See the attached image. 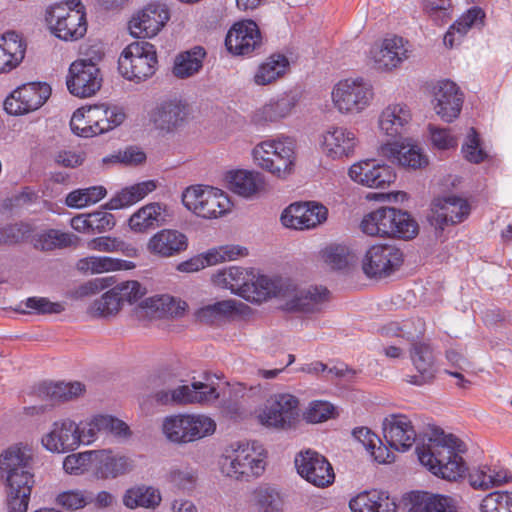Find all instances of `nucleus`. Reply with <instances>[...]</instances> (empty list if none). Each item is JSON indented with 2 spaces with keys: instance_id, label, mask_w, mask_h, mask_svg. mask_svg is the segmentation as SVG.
<instances>
[{
  "instance_id": "nucleus-1",
  "label": "nucleus",
  "mask_w": 512,
  "mask_h": 512,
  "mask_svg": "<svg viewBox=\"0 0 512 512\" xmlns=\"http://www.w3.org/2000/svg\"><path fill=\"white\" fill-rule=\"evenodd\" d=\"M31 454L22 445H12L0 454V480L6 486L9 512H26L32 486Z\"/></svg>"
},
{
  "instance_id": "nucleus-2",
  "label": "nucleus",
  "mask_w": 512,
  "mask_h": 512,
  "mask_svg": "<svg viewBox=\"0 0 512 512\" xmlns=\"http://www.w3.org/2000/svg\"><path fill=\"white\" fill-rule=\"evenodd\" d=\"M465 450L462 441L440 429H434L428 442L416 449L421 464L434 475L448 481H456L466 472V465L460 456Z\"/></svg>"
},
{
  "instance_id": "nucleus-3",
  "label": "nucleus",
  "mask_w": 512,
  "mask_h": 512,
  "mask_svg": "<svg viewBox=\"0 0 512 512\" xmlns=\"http://www.w3.org/2000/svg\"><path fill=\"white\" fill-rule=\"evenodd\" d=\"M252 156L257 166L285 179L293 171L295 142L290 137L266 140L253 148Z\"/></svg>"
},
{
  "instance_id": "nucleus-4",
  "label": "nucleus",
  "mask_w": 512,
  "mask_h": 512,
  "mask_svg": "<svg viewBox=\"0 0 512 512\" xmlns=\"http://www.w3.org/2000/svg\"><path fill=\"white\" fill-rule=\"evenodd\" d=\"M222 472L231 478L249 479L258 477L265 470V461L260 452L256 451L255 443L234 442L226 449L221 460Z\"/></svg>"
},
{
  "instance_id": "nucleus-5",
  "label": "nucleus",
  "mask_w": 512,
  "mask_h": 512,
  "mask_svg": "<svg viewBox=\"0 0 512 512\" xmlns=\"http://www.w3.org/2000/svg\"><path fill=\"white\" fill-rule=\"evenodd\" d=\"M216 423L202 414H176L167 416L162 423L165 437L176 444L197 441L215 432Z\"/></svg>"
},
{
  "instance_id": "nucleus-6",
  "label": "nucleus",
  "mask_w": 512,
  "mask_h": 512,
  "mask_svg": "<svg viewBox=\"0 0 512 512\" xmlns=\"http://www.w3.org/2000/svg\"><path fill=\"white\" fill-rule=\"evenodd\" d=\"M157 63L155 46L144 40L135 41L122 51L118 70L124 78L139 82L155 73Z\"/></svg>"
},
{
  "instance_id": "nucleus-7",
  "label": "nucleus",
  "mask_w": 512,
  "mask_h": 512,
  "mask_svg": "<svg viewBox=\"0 0 512 512\" xmlns=\"http://www.w3.org/2000/svg\"><path fill=\"white\" fill-rule=\"evenodd\" d=\"M52 32L64 41H76L87 32L85 7L80 0H67L50 14Z\"/></svg>"
},
{
  "instance_id": "nucleus-8",
  "label": "nucleus",
  "mask_w": 512,
  "mask_h": 512,
  "mask_svg": "<svg viewBox=\"0 0 512 512\" xmlns=\"http://www.w3.org/2000/svg\"><path fill=\"white\" fill-rule=\"evenodd\" d=\"M184 206L203 218H217L228 212L231 202L220 189L210 186L188 187L182 194Z\"/></svg>"
},
{
  "instance_id": "nucleus-9",
  "label": "nucleus",
  "mask_w": 512,
  "mask_h": 512,
  "mask_svg": "<svg viewBox=\"0 0 512 512\" xmlns=\"http://www.w3.org/2000/svg\"><path fill=\"white\" fill-rule=\"evenodd\" d=\"M378 153L397 165L409 169H424L429 164V158L423 148L413 139L395 136L383 142Z\"/></svg>"
},
{
  "instance_id": "nucleus-10",
  "label": "nucleus",
  "mask_w": 512,
  "mask_h": 512,
  "mask_svg": "<svg viewBox=\"0 0 512 512\" xmlns=\"http://www.w3.org/2000/svg\"><path fill=\"white\" fill-rule=\"evenodd\" d=\"M403 260V252L395 245L376 244L366 250L361 265L368 278L383 279L396 272Z\"/></svg>"
},
{
  "instance_id": "nucleus-11",
  "label": "nucleus",
  "mask_w": 512,
  "mask_h": 512,
  "mask_svg": "<svg viewBox=\"0 0 512 512\" xmlns=\"http://www.w3.org/2000/svg\"><path fill=\"white\" fill-rule=\"evenodd\" d=\"M298 405V399L291 394H275L267 399L258 420L269 428H289L298 417Z\"/></svg>"
},
{
  "instance_id": "nucleus-12",
  "label": "nucleus",
  "mask_w": 512,
  "mask_h": 512,
  "mask_svg": "<svg viewBox=\"0 0 512 512\" xmlns=\"http://www.w3.org/2000/svg\"><path fill=\"white\" fill-rule=\"evenodd\" d=\"M372 97V87L360 78L340 81L332 92L333 102L342 113L362 111Z\"/></svg>"
},
{
  "instance_id": "nucleus-13",
  "label": "nucleus",
  "mask_w": 512,
  "mask_h": 512,
  "mask_svg": "<svg viewBox=\"0 0 512 512\" xmlns=\"http://www.w3.org/2000/svg\"><path fill=\"white\" fill-rule=\"evenodd\" d=\"M51 95L47 83H27L14 90L4 101V109L10 115H23L39 109Z\"/></svg>"
},
{
  "instance_id": "nucleus-14",
  "label": "nucleus",
  "mask_w": 512,
  "mask_h": 512,
  "mask_svg": "<svg viewBox=\"0 0 512 512\" xmlns=\"http://www.w3.org/2000/svg\"><path fill=\"white\" fill-rule=\"evenodd\" d=\"M470 214L468 202L457 196H448L436 199L428 215V221L435 229L436 236H440L445 227L462 222Z\"/></svg>"
},
{
  "instance_id": "nucleus-15",
  "label": "nucleus",
  "mask_w": 512,
  "mask_h": 512,
  "mask_svg": "<svg viewBox=\"0 0 512 512\" xmlns=\"http://www.w3.org/2000/svg\"><path fill=\"white\" fill-rule=\"evenodd\" d=\"M298 474L317 487H326L333 483L335 474L327 459L310 449L301 451L295 457Z\"/></svg>"
},
{
  "instance_id": "nucleus-16",
  "label": "nucleus",
  "mask_w": 512,
  "mask_h": 512,
  "mask_svg": "<svg viewBox=\"0 0 512 512\" xmlns=\"http://www.w3.org/2000/svg\"><path fill=\"white\" fill-rule=\"evenodd\" d=\"M42 446L51 453L64 454L76 450L81 444L79 425L71 419L52 423L41 438Z\"/></svg>"
},
{
  "instance_id": "nucleus-17",
  "label": "nucleus",
  "mask_w": 512,
  "mask_h": 512,
  "mask_svg": "<svg viewBox=\"0 0 512 512\" xmlns=\"http://www.w3.org/2000/svg\"><path fill=\"white\" fill-rule=\"evenodd\" d=\"M327 208L316 202L293 203L281 214V223L287 228L307 230L326 221Z\"/></svg>"
},
{
  "instance_id": "nucleus-18",
  "label": "nucleus",
  "mask_w": 512,
  "mask_h": 512,
  "mask_svg": "<svg viewBox=\"0 0 512 512\" xmlns=\"http://www.w3.org/2000/svg\"><path fill=\"white\" fill-rule=\"evenodd\" d=\"M66 84L72 95L80 98L91 97L102 85L100 69L94 65L74 61L69 67Z\"/></svg>"
},
{
  "instance_id": "nucleus-19",
  "label": "nucleus",
  "mask_w": 512,
  "mask_h": 512,
  "mask_svg": "<svg viewBox=\"0 0 512 512\" xmlns=\"http://www.w3.org/2000/svg\"><path fill=\"white\" fill-rule=\"evenodd\" d=\"M214 386L203 382H193L190 386L183 385L172 391L161 390L155 393V400L161 405L208 403L218 398Z\"/></svg>"
},
{
  "instance_id": "nucleus-20",
  "label": "nucleus",
  "mask_w": 512,
  "mask_h": 512,
  "mask_svg": "<svg viewBox=\"0 0 512 512\" xmlns=\"http://www.w3.org/2000/svg\"><path fill=\"white\" fill-rule=\"evenodd\" d=\"M348 175L354 182L370 188H385L396 179L391 166L371 159L354 163L349 168Z\"/></svg>"
},
{
  "instance_id": "nucleus-21",
  "label": "nucleus",
  "mask_w": 512,
  "mask_h": 512,
  "mask_svg": "<svg viewBox=\"0 0 512 512\" xmlns=\"http://www.w3.org/2000/svg\"><path fill=\"white\" fill-rule=\"evenodd\" d=\"M382 427L387 444L397 451L409 450L416 441L414 425L406 415H388L384 418Z\"/></svg>"
},
{
  "instance_id": "nucleus-22",
  "label": "nucleus",
  "mask_w": 512,
  "mask_h": 512,
  "mask_svg": "<svg viewBox=\"0 0 512 512\" xmlns=\"http://www.w3.org/2000/svg\"><path fill=\"white\" fill-rule=\"evenodd\" d=\"M434 101L436 114L444 122L451 123L460 115L464 94L456 83L442 80L434 88Z\"/></svg>"
},
{
  "instance_id": "nucleus-23",
  "label": "nucleus",
  "mask_w": 512,
  "mask_h": 512,
  "mask_svg": "<svg viewBox=\"0 0 512 512\" xmlns=\"http://www.w3.org/2000/svg\"><path fill=\"white\" fill-rule=\"evenodd\" d=\"M261 44V32L252 20L234 24L225 38L228 51L235 55H249L260 48Z\"/></svg>"
},
{
  "instance_id": "nucleus-24",
  "label": "nucleus",
  "mask_w": 512,
  "mask_h": 512,
  "mask_svg": "<svg viewBox=\"0 0 512 512\" xmlns=\"http://www.w3.org/2000/svg\"><path fill=\"white\" fill-rule=\"evenodd\" d=\"M169 20V12L165 5L150 4L129 22V30L135 38H151L155 36Z\"/></svg>"
},
{
  "instance_id": "nucleus-25",
  "label": "nucleus",
  "mask_w": 512,
  "mask_h": 512,
  "mask_svg": "<svg viewBox=\"0 0 512 512\" xmlns=\"http://www.w3.org/2000/svg\"><path fill=\"white\" fill-rule=\"evenodd\" d=\"M410 358L416 374L408 376L407 381L417 386L431 383L438 370L432 347L424 342H414L410 350Z\"/></svg>"
},
{
  "instance_id": "nucleus-26",
  "label": "nucleus",
  "mask_w": 512,
  "mask_h": 512,
  "mask_svg": "<svg viewBox=\"0 0 512 512\" xmlns=\"http://www.w3.org/2000/svg\"><path fill=\"white\" fill-rule=\"evenodd\" d=\"M134 468V461L112 450H94L93 474L97 479H115Z\"/></svg>"
},
{
  "instance_id": "nucleus-27",
  "label": "nucleus",
  "mask_w": 512,
  "mask_h": 512,
  "mask_svg": "<svg viewBox=\"0 0 512 512\" xmlns=\"http://www.w3.org/2000/svg\"><path fill=\"white\" fill-rule=\"evenodd\" d=\"M412 53V45L403 37L393 35L383 40L381 47L373 53L378 69L392 70L407 60Z\"/></svg>"
},
{
  "instance_id": "nucleus-28",
  "label": "nucleus",
  "mask_w": 512,
  "mask_h": 512,
  "mask_svg": "<svg viewBox=\"0 0 512 512\" xmlns=\"http://www.w3.org/2000/svg\"><path fill=\"white\" fill-rule=\"evenodd\" d=\"M100 432L111 434L122 440L128 439L131 435L128 425L122 420L110 415H97L87 423V427H79L81 444L94 442Z\"/></svg>"
},
{
  "instance_id": "nucleus-29",
  "label": "nucleus",
  "mask_w": 512,
  "mask_h": 512,
  "mask_svg": "<svg viewBox=\"0 0 512 512\" xmlns=\"http://www.w3.org/2000/svg\"><path fill=\"white\" fill-rule=\"evenodd\" d=\"M188 105L181 100L164 101L149 113L154 128H179L186 124Z\"/></svg>"
},
{
  "instance_id": "nucleus-30",
  "label": "nucleus",
  "mask_w": 512,
  "mask_h": 512,
  "mask_svg": "<svg viewBox=\"0 0 512 512\" xmlns=\"http://www.w3.org/2000/svg\"><path fill=\"white\" fill-rule=\"evenodd\" d=\"M321 138L323 152L332 159L352 156L358 145V139L353 130H326Z\"/></svg>"
},
{
  "instance_id": "nucleus-31",
  "label": "nucleus",
  "mask_w": 512,
  "mask_h": 512,
  "mask_svg": "<svg viewBox=\"0 0 512 512\" xmlns=\"http://www.w3.org/2000/svg\"><path fill=\"white\" fill-rule=\"evenodd\" d=\"M187 248V237L174 229H162L147 243V250L159 257H172Z\"/></svg>"
},
{
  "instance_id": "nucleus-32",
  "label": "nucleus",
  "mask_w": 512,
  "mask_h": 512,
  "mask_svg": "<svg viewBox=\"0 0 512 512\" xmlns=\"http://www.w3.org/2000/svg\"><path fill=\"white\" fill-rule=\"evenodd\" d=\"M352 512H397V505L389 494L372 489L360 492L349 501Z\"/></svg>"
},
{
  "instance_id": "nucleus-33",
  "label": "nucleus",
  "mask_w": 512,
  "mask_h": 512,
  "mask_svg": "<svg viewBox=\"0 0 512 512\" xmlns=\"http://www.w3.org/2000/svg\"><path fill=\"white\" fill-rule=\"evenodd\" d=\"M26 44L15 31L0 37V73H7L20 65L25 57Z\"/></svg>"
},
{
  "instance_id": "nucleus-34",
  "label": "nucleus",
  "mask_w": 512,
  "mask_h": 512,
  "mask_svg": "<svg viewBox=\"0 0 512 512\" xmlns=\"http://www.w3.org/2000/svg\"><path fill=\"white\" fill-rule=\"evenodd\" d=\"M253 280V270L242 267L231 266L218 271L212 276L213 283L223 289H228L232 293L246 299V290L249 288V282Z\"/></svg>"
},
{
  "instance_id": "nucleus-35",
  "label": "nucleus",
  "mask_w": 512,
  "mask_h": 512,
  "mask_svg": "<svg viewBox=\"0 0 512 512\" xmlns=\"http://www.w3.org/2000/svg\"><path fill=\"white\" fill-rule=\"evenodd\" d=\"M456 499L429 492H416L411 495L408 512H458Z\"/></svg>"
},
{
  "instance_id": "nucleus-36",
  "label": "nucleus",
  "mask_w": 512,
  "mask_h": 512,
  "mask_svg": "<svg viewBox=\"0 0 512 512\" xmlns=\"http://www.w3.org/2000/svg\"><path fill=\"white\" fill-rule=\"evenodd\" d=\"M395 209L382 207L366 215L361 222L362 231L370 236H393Z\"/></svg>"
},
{
  "instance_id": "nucleus-37",
  "label": "nucleus",
  "mask_w": 512,
  "mask_h": 512,
  "mask_svg": "<svg viewBox=\"0 0 512 512\" xmlns=\"http://www.w3.org/2000/svg\"><path fill=\"white\" fill-rule=\"evenodd\" d=\"M328 295L329 291L324 287H310L289 299L285 309L290 312H316L328 300Z\"/></svg>"
},
{
  "instance_id": "nucleus-38",
  "label": "nucleus",
  "mask_w": 512,
  "mask_h": 512,
  "mask_svg": "<svg viewBox=\"0 0 512 512\" xmlns=\"http://www.w3.org/2000/svg\"><path fill=\"white\" fill-rule=\"evenodd\" d=\"M245 305L233 299L218 301L199 308L195 312L196 320L205 324H215L243 312Z\"/></svg>"
},
{
  "instance_id": "nucleus-39",
  "label": "nucleus",
  "mask_w": 512,
  "mask_h": 512,
  "mask_svg": "<svg viewBox=\"0 0 512 512\" xmlns=\"http://www.w3.org/2000/svg\"><path fill=\"white\" fill-rule=\"evenodd\" d=\"M166 207L160 203L147 204L135 212L129 219L131 230L143 233L162 225L166 220Z\"/></svg>"
},
{
  "instance_id": "nucleus-40",
  "label": "nucleus",
  "mask_w": 512,
  "mask_h": 512,
  "mask_svg": "<svg viewBox=\"0 0 512 512\" xmlns=\"http://www.w3.org/2000/svg\"><path fill=\"white\" fill-rule=\"evenodd\" d=\"M226 179L230 190L245 198L256 194L262 185L259 173L246 170L231 171Z\"/></svg>"
},
{
  "instance_id": "nucleus-41",
  "label": "nucleus",
  "mask_w": 512,
  "mask_h": 512,
  "mask_svg": "<svg viewBox=\"0 0 512 512\" xmlns=\"http://www.w3.org/2000/svg\"><path fill=\"white\" fill-rule=\"evenodd\" d=\"M205 56L206 51L201 46L180 53L175 58L173 74L180 79L191 77L202 68Z\"/></svg>"
},
{
  "instance_id": "nucleus-42",
  "label": "nucleus",
  "mask_w": 512,
  "mask_h": 512,
  "mask_svg": "<svg viewBox=\"0 0 512 512\" xmlns=\"http://www.w3.org/2000/svg\"><path fill=\"white\" fill-rule=\"evenodd\" d=\"M85 391V387L80 382H56L42 383L38 392L39 395L49 399L52 402H65L73 400Z\"/></svg>"
},
{
  "instance_id": "nucleus-43",
  "label": "nucleus",
  "mask_w": 512,
  "mask_h": 512,
  "mask_svg": "<svg viewBox=\"0 0 512 512\" xmlns=\"http://www.w3.org/2000/svg\"><path fill=\"white\" fill-rule=\"evenodd\" d=\"M157 187L154 180H147L130 187L124 188L115 197H113L106 207L110 210L120 209L132 205L142 200L149 193L153 192Z\"/></svg>"
},
{
  "instance_id": "nucleus-44",
  "label": "nucleus",
  "mask_w": 512,
  "mask_h": 512,
  "mask_svg": "<svg viewBox=\"0 0 512 512\" xmlns=\"http://www.w3.org/2000/svg\"><path fill=\"white\" fill-rule=\"evenodd\" d=\"M246 290V300L250 302L261 303L271 297L278 296L280 293L279 281L265 275H257L253 270V280L249 283Z\"/></svg>"
},
{
  "instance_id": "nucleus-45",
  "label": "nucleus",
  "mask_w": 512,
  "mask_h": 512,
  "mask_svg": "<svg viewBox=\"0 0 512 512\" xmlns=\"http://www.w3.org/2000/svg\"><path fill=\"white\" fill-rule=\"evenodd\" d=\"M135 267L131 261L112 257L90 256L80 259L77 268L83 272L104 273L109 271L130 270Z\"/></svg>"
},
{
  "instance_id": "nucleus-46",
  "label": "nucleus",
  "mask_w": 512,
  "mask_h": 512,
  "mask_svg": "<svg viewBox=\"0 0 512 512\" xmlns=\"http://www.w3.org/2000/svg\"><path fill=\"white\" fill-rule=\"evenodd\" d=\"M145 306L157 317H179L184 313L187 304L170 295H159L147 299Z\"/></svg>"
},
{
  "instance_id": "nucleus-47",
  "label": "nucleus",
  "mask_w": 512,
  "mask_h": 512,
  "mask_svg": "<svg viewBox=\"0 0 512 512\" xmlns=\"http://www.w3.org/2000/svg\"><path fill=\"white\" fill-rule=\"evenodd\" d=\"M161 502L158 490L152 487H135L127 490L123 497V503L128 508L145 507L154 508Z\"/></svg>"
},
{
  "instance_id": "nucleus-48",
  "label": "nucleus",
  "mask_w": 512,
  "mask_h": 512,
  "mask_svg": "<svg viewBox=\"0 0 512 512\" xmlns=\"http://www.w3.org/2000/svg\"><path fill=\"white\" fill-rule=\"evenodd\" d=\"M323 261L334 270H342L357 261L356 254L347 246L333 244L322 250Z\"/></svg>"
},
{
  "instance_id": "nucleus-49",
  "label": "nucleus",
  "mask_w": 512,
  "mask_h": 512,
  "mask_svg": "<svg viewBox=\"0 0 512 512\" xmlns=\"http://www.w3.org/2000/svg\"><path fill=\"white\" fill-rule=\"evenodd\" d=\"M289 66L288 59L281 54L272 55L263 63L255 74L258 85H267L281 77Z\"/></svg>"
},
{
  "instance_id": "nucleus-50",
  "label": "nucleus",
  "mask_w": 512,
  "mask_h": 512,
  "mask_svg": "<svg viewBox=\"0 0 512 512\" xmlns=\"http://www.w3.org/2000/svg\"><path fill=\"white\" fill-rule=\"evenodd\" d=\"M412 119L410 109L404 104L388 105L380 114L378 123L380 128L404 127Z\"/></svg>"
},
{
  "instance_id": "nucleus-51",
  "label": "nucleus",
  "mask_w": 512,
  "mask_h": 512,
  "mask_svg": "<svg viewBox=\"0 0 512 512\" xmlns=\"http://www.w3.org/2000/svg\"><path fill=\"white\" fill-rule=\"evenodd\" d=\"M87 247L91 250L102 252H121L126 257H136L138 250L132 244L126 243L118 238L108 236L97 237L90 240Z\"/></svg>"
},
{
  "instance_id": "nucleus-52",
  "label": "nucleus",
  "mask_w": 512,
  "mask_h": 512,
  "mask_svg": "<svg viewBox=\"0 0 512 512\" xmlns=\"http://www.w3.org/2000/svg\"><path fill=\"white\" fill-rule=\"evenodd\" d=\"M94 450L73 453L63 460V469L71 475H81L91 469L93 471Z\"/></svg>"
},
{
  "instance_id": "nucleus-53",
  "label": "nucleus",
  "mask_w": 512,
  "mask_h": 512,
  "mask_svg": "<svg viewBox=\"0 0 512 512\" xmlns=\"http://www.w3.org/2000/svg\"><path fill=\"white\" fill-rule=\"evenodd\" d=\"M481 512H512V492L494 491L486 495L480 504Z\"/></svg>"
},
{
  "instance_id": "nucleus-54",
  "label": "nucleus",
  "mask_w": 512,
  "mask_h": 512,
  "mask_svg": "<svg viewBox=\"0 0 512 512\" xmlns=\"http://www.w3.org/2000/svg\"><path fill=\"white\" fill-rule=\"evenodd\" d=\"M298 99L299 98L297 93L290 92L288 94L283 95L275 102H272L269 105L265 106V117L270 121H276L278 119L286 117L287 115L290 114L291 110L298 102Z\"/></svg>"
},
{
  "instance_id": "nucleus-55",
  "label": "nucleus",
  "mask_w": 512,
  "mask_h": 512,
  "mask_svg": "<svg viewBox=\"0 0 512 512\" xmlns=\"http://www.w3.org/2000/svg\"><path fill=\"white\" fill-rule=\"evenodd\" d=\"M254 500L259 512H278L282 502L278 491L272 487H259L254 491Z\"/></svg>"
},
{
  "instance_id": "nucleus-56",
  "label": "nucleus",
  "mask_w": 512,
  "mask_h": 512,
  "mask_svg": "<svg viewBox=\"0 0 512 512\" xmlns=\"http://www.w3.org/2000/svg\"><path fill=\"white\" fill-rule=\"evenodd\" d=\"M74 238L73 234L50 229L39 235L37 246L42 250L50 251L55 248L71 246L74 243Z\"/></svg>"
},
{
  "instance_id": "nucleus-57",
  "label": "nucleus",
  "mask_w": 512,
  "mask_h": 512,
  "mask_svg": "<svg viewBox=\"0 0 512 512\" xmlns=\"http://www.w3.org/2000/svg\"><path fill=\"white\" fill-rule=\"evenodd\" d=\"M120 309L121 304L116 296V291L111 289L93 302L90 313L97 317H108L115 315Z\"/></svg>"
},
{
  "instance_id": "nucleus-58",
  "label": "nucleus",
  "mask_w": 512,
  "mask_h": 512,
  "mask_svg": "<svg viewBox=\"0 0 512 512\" xmlns=\"http://www.w3.org/2000/svg\"><path fill=\"white\" fill-rule=\"evenodd\" d=\"M395 228L392 237L411 239L418 232V224L406 211L395 209Z\"/></svg>"
},
{
  "instance_id": "nucleus-59",
  "label": "nucleus",
  "mask_w": 512,
  "mask_h": 512,
  "mask_svg": "<svg viewBox=\"0 0 512 512\" xmlns=\"http://www.w3.org/2000/svg\"><path fill=\"white\" fill-rule=\"evenodd\" d=\"M57 503L69 510L83 508L93 501V494L80 490L65 491L57 496Z\"/></svg>"
},
{
  "instance_id": "nucleus-60",
  "label": "nucleus",
  "mask_w": 512,
  "mask_h": 512,
  "mask_svg": "<svg viewBox=\"0 0 512 512\" xmlns=\"http://www.w3.org/2000/svg\"><path fill=\"white\" fill-rule=\"evenodd\" d=\"M146 161L145 152L137 146H129L117 154L103 159L104 163H122L127 166H138Z\"/></svg>"
},
{
  "instance_id": "nucleus-61",
  "label": "nucleus",
  "mask_w": 512,
  "mask_h": 512,
  "mask_svg": "<svg viewBox=\"0 0 512 512\" xmlns=\"http://www.w3.org/2000/svg\"><path fill=\"white\" fill-rule=\"evenodd\" d=\"M334 414L335 407L331 403L316 400L309 404L304 417L310 423H321L334 417Z\"/></svg>"
},
{
  "instance_id": "nucleus-62",
  "label": "nucleus",
  "mask_w": 512,
  "mask_h": 512,
  "mask_svg": "<svg viewBox=\"0 0 512 512\" xmlns=\"http://www.w3.org/2000/svg\"><path fill=\"white\" fill-rule=\"evenodd\" d=\"M112 290L116 291V296L121 305L125 302L133 304L145 294V289L138 281L134 280L116 285Z\"/></svg>"
},
{
  "instance_id": "nucleus-63",
  "label": "nucleus",
  "mask_w": 512,
  "mask_h": 512,
  "mask_svg": "<svg viewBox=\"0 0 512 512\" xmlns=\"http://www.w3.org/2000/svg\"><path fill=\"white\" fill-rule=\"evenodd\" d=\"M471 131L472 132L467 136V140L462 147V152L469 162L478 164L487 158V153L481 147V141L477 130Z\"/></svg>"
},
{
  "instance_id": "nucleus-64",
  "label": "nucleus",
  "mask_w": 512,
  "mask_h": 512,
  "mask_svg": "<svg viewBox=\"0 0 512 512\" xmlns=\"http://www.w3.org/2000/svg\"><path fill=\"white\" fill-rule=\"evenodd\" d=\"M168 477L174 485L183 489H189L195 484L197 473L195 469L189 466H174L170 469Z\"/></svg>"
}]
</instances>
